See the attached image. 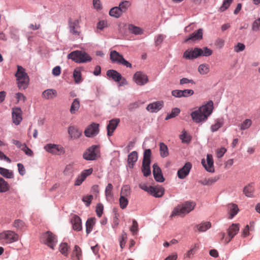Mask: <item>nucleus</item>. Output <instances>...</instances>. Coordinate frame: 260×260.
Instances as JSON below:
<instances>
[{
    "mask_svg": "<svg viewBox=\"0 0 260 260\" xmlns=\"http://www.w3.org/2000/svg\"><path fill=\"white\" fill-rule=\"evenodd\" d=\"M213 106V103L210 101L207 104L192 112L190 116L192 120L196 123L205 121L212 113Z\"/></svg>",
    "mask_w": 260,
    "mask_h": 260,
    "instance_id": "f257e3e1",
    "label": "nucleus"
},
{
    "mask_svg": "<svg viewBox=\"0 0 260 260\" xmlns=\"http://www.w3.org/2000/svg\"><path fill=\"white\" fill-rule=\"evenodd\" d=\"M212 50L204 47L203 49L195 48L193 49H188L183 54V57L187 59H192L200 56H208L212 54Z\"/></svg>",
    "mask_w": 260,
    "mask_h": 260,
    "instance_id": "f03ea898",
    "label": "nucleus"
},
{
    "mask_svg": "<svg viewBox=\"0 0 260 260\" xmlns=\"http://www.w3.org/2000/svg\"><path fill=\"white\" fill-rule=\"evenodd\" d=\"M195 206L196 203L194 202L186 201L176 207L172 211L170 217H172L177 215L183 216L193 210Z\"/></svg>",
    "mask_w": 260,
    "mask_h": 260,
    "instance_id": "7ed1b4c3",
    "label": "nucleus"
},
{
    "mask_svg": "<svg viewBox=\"0 0 260 260\" xmlns=\"http://www.w3.org/2000/svg\"><path fill=\"white\" fill-rule=\"evenodd\" d=\"M15 75L18 88L22 89H26L28 87L29 79L25 69L20 66H17V70Z\"/></svg>",
    "mask_w": 260,
    "mask_h": 260,
    "instance_id": "20e7f679",
    "label": "nucleus"
},
{
    "mask_svg": "<svg viewBox=\"0 0 260 260\" xmlns=\"http://www.w3.org/2000/svg\"><path fill=\"white\" fill-rule=\"evenodd\" d=\"M18 240V234L13 231L6 230L0 233V243L4 245L15 242Z\"/></svg>",
    "mask_w": 260,
    "mask_h": 260,
    "instance_id": "39448f33",
    "label": "nucleus"
},
{
    "mask_svg": "<svg viewBox=\"0 0 260 260\" xmlns=\"http://www.w3.org/2000/svg\"><path fill=\"white\" fill-rule=\"evenodd\" d=\"M69 59H71L77 63L89 62L92 58L85 52L79 50L74 51L68 55Z\"/></svg>",
    "mask_w": 260,
    "mask_h": 260,
    "instance_id": "423d86ee",
    "label": "nucleus"
},
{
    "mask_svg": "<svg viewBox=\"0 0 260 260\" xmlns=\"http://www.w3.org/2000/svg\"><path fill=\"white\" fill-rule=\"evenodd\" d=\"M40 240L42 243L47 245L52 249H54L57 242L56 236L50 231L43 233Z\"/></svg>",
    "mask_w": 260,
    "mask_h": 260,
    "instance_id": "0eeeda50",
    "label": "nucleus"
},
{
    "mask_svg": "<svg viewBox=\"0 0 260 260\" xmlns=\"http://www.w3.org/2000/svg\"><path fill=\"white\" fill-rule=\"evenodd\" d=\"M44 149L54 155H62L64 153V148L60 145L48 144L44 146Z\"/></svg>",
    "mask_w": 260,
    "mask_h": 260,
    "instance_id": "6e6552de",
    "label": "nucleus"
},
{
    "mask_svg": "<svg viewBox=\"0 0 260 260\" xmlns=\"http://www.w3.org/2000/svg\"><path fill=\"white\" fill-rule=\"evenodd\" d=\"M80 22V19L73 20L71 18L69 19L68 24L70 32L76 37L79 36L80 34V31L79 30Z\"/></svg>",
    "mask_w": 260,
    "mask_h": 260,
    "instance_id": "1a4fd4ad",
    "label": "nucleus"
},
{
    "mask_svg": "<svg viewBox=\"0 0 260 260\" xmlns=\"http://www.w3.org/2000/svg\"><path fill=\"white\" fill-rule=\"evenodd\" d=\"M98 154V147L96 145H92L83 154V157L87 160H93L96 159Z\"/></svg>",
    "mask_w": 260,
    "mask_h": 260,
    "instance_id": "9d476101",
    "label": "nucleus"
},
{
    "mask_svg": "<svg viewBox=\"0 0 260 260\" xmlns=\"http://www.w3.org/2000/svg\"><path fill=\"white\" fill-rule=\"evenodd\" d=\"M134 82L140 86H143L148 82V76L141 72H137L133 76Z\"/></svg>",
    "mask_w": 260,
    "mask_h": 260,
    "instance_id": "9b49d317",
    "label": "nucleus"
},
{
    "mask_svg": "<svg viewBox=\"0 0 260 260\" xmlns=\"http://www.w3.org/2000/svg\"><path fill=\"white\" fill-rule=\"evenodd\" d=\"M239 231V224L233 223L228 230V237L225 239V243H228Z\"/></svg>",
    "mask_w": 260,
    "mask_h": 260,
    "instance_id": "f8f14e48",
    "label": "nucleus"
},
{
    "mask_svg": "<svg viewBox=\"0 0 260 260\" xmlns=\"http://www.w3.org/2000/svg\"><path fill=\"white\" fill-rule=\"evenodd\" d=\"M201 162L207 171L211 173L214 172L213 159L211 154H208L207 155V161H206L204 159H202Z\"/></svg>",
    "mask_w": 260,
    "mask_h": 260,
    "instance_id": "ddd939ff",
    "label": "nucleus"
},
{
    "mask_svg": "<svg viewBox=\"0 0 260 260\" xmlns=\"http://www.w3.org/2000/svg\"><path fill=\"white\" fill-rule=\"evenodd\" d=\"M99 125L98 124L93 123L89 125L85 130V135L87 137H92L96 135L99 132Z\"/></svg>",
    "mask_w": 260,
    "mask_h": 260,
    "instance_id": "4468645a",
    "label": "nucleus"
},
{
    "mask_svg": "<svg viewBox=\"0 0 260 260\" xmlns=\"http://www.w3.org/2000/svg\"><path fill=\"white\" fill-rule=\"evenodd\" d=\"M120 122L119 118H114L109 121V123L107 126V135L110 137L113 135V132L117 128Z\"/></svg>",
    "mask_w": 260,
    "mask_h": 260,
    "instance_id": "2eb2a0df",
    "label": "nucleus"
},
{
    "mask_svg": "<svg viewBox=\"0 0 260 260\" xmlns=\"http://www.w3.org/2000/svg\"><path fill=\"white\" fill-rule=\"evenodd\" d=\"M190 162H186L184 166L178 171L177 175L179 178L184 179L188 175L191 168Z\"/></svg>",
    "mask_w": 260,
    "mask_h": 260,
    "instance_id": "dca6fc26",
    "label": "nucleus"
},
{
    "mask_svg": "<svg viewBox=\"0 0 260 260\" xmlns=\"http://www.w3.org/2000/svg\"><path fill=\"white\" fill-rule=\"evenodd\" d=\"M22 111L19 108H14L13 109L12 116L13 123L16 125H18L21 121Z\"/></svg>",
    "mask_w": 260,
    "mask_h": 260,
    "instance_id": "f3484780",
    "label": "nucleus"
},
{
    "mask_svg": "<svg viewBox=\"0 0 260 260\" xmlns=\"http://www.w3.org/2000/svg\"><path fill=\"white\" fill-rule=\"evenodd\" d=\"M153 174L155 180L159 182H162L164 181V178L162 176L160 168L156 164L153 165Z\"/></svg>",
    "mask_w": 260,
    "mask_h": 260,
    "instance_id": "a211bd4d",
    "label": "nucleus"
},
{
    "mask_svg": "<svg viewBox=\"0 0 260 260\" xmlns=\"http://www.w3.org/2000/svg\"><path fill=\"white\" fill-rule=\"evenodd\" d=\"M165 189L161 186H150V193L155 198H160L162 197L164 193Z\"/></svg>",
    "mask_w": 260,
    "mask_h": 260,
    "instance_id": "6ab92c4d",
    "label": "nucleus"
},
{
    "mask_svg": "<svg viewBox=\"0 0 260 260\" xmlns=\"http://www.w3.org/2000/svg\"><path fill=\"white\" fill-rule=\"evenodd\" d=\"M57 96V92L54 89H47L42 93V97L45 100H52Z\"/></svg>",
    "mask_w": 260,
    "mask_h": 260,
    "instance_id": "aec40b11",
    "label": "nucleus"
},
{
    "mask_svg": "<svg viewBox=\"0 0 260 260\" xmlns=\"http://www.w3.org/2000/svg\"><path fill=\"white\" fill-rule=\"evenodd\" d=\"M163 104L162 101H157L149 104L146 109L151 112H157L162 108Z\"/></svg>",
    "mask_w": 260,
    "mask_h": 260,
    "instance_id": "412c9836",
    "label": "nucleus"
},
{
    "mask_svg": "<svg viewBox=\"0 0 260 260\" xmlns=\"http://www.w3.org/2000/svg\"><path fill=\"white\" fill-rule=\"evenodd\" d=\"M71 222L73 230L76 231H80L82 230L81 219L78 216L74 215L71 219Z\"/></svg>",
    "mask_w": 260,
    "mask_h": 260,
    "instance_id": "4be33fe9",
    "label": "nucleus"
},
{
    "mask_svg": "<svg viewBox=\"0 0 260 260\" xmlns=\"http://www.w3.org/2000/svg\"><path fill=\"white\" fill-rule=\"evenodd\" d=\"M239 208L235 204H230L228 205V212L229 214V219H232L238 212Z\"/></svg>",
    "mask_w": 260,
    "mask_h": 260,
    "instance_id": "5701e85b",
    "label": "nucleus"
},
{
    "mask_svg": "<svg viewBox=\"0 0 260 260\" xmlns=\"http://www.w3.org/2000/svg\"><path fill=\"white\" fill-rule=\"evenodd\" d=\"M138 153L136 151L132 152L128 155L127 163L130 168H133L135 162L138 160Z\"/></svg>",
    "mask_w": 260,
    "mask_h": 260,
    "instance_id": "b1692460",
    "label": "nucleus"
},
{
    "mask_svg": "<svg viewBox=\"0 0 260 260\" xmlns=\"http://www.w3.org/2000/svg\"><path fill=\"white\" fill-rule=\"evenodd\" d=\"M203 38V30L199 29L197 32L192 34L188 38L184 40V42H187L189 40L196 41L201 40Z\"/></svg>",
    "mask_w": 260,
    "mask_h": 260,
    "instance_id": "393cba45",
    "label": "nucleus"
},
{
    "mask_svg": "<svg viewBox=\"0 0 260 260\" xmlns=\"http://www.w3.org/2000/svg\"><path fill=\"white\" fill-rule=\"evenodd\" d=\"M107 76L112 78L115 82H120L121 79V75L117 71L114 70H109L107 72Z\"/></svg>",
    "mask_w": 260,
    "mask_h": 260,
    "instance_id": "a878e982",
    "label": "nucleus"
},
{
    "mask_svg": "<svg viewBox=\"0 0 260 260\" xmlns=\"http://www.w3.org/2000/svg\"><path fill=\"white\" fill-rule=\"evenodd\" d=\"M68 133L71 138L73 139L79 138L82 134V131L75 126H70L68 128Z\"/></svg>",
    "mask_w": 260,
    "mask_h": 260,
    "instance_id": "bb28decb",
    "label": "nucleus"
},
{
    "mask_svg": "<svg viewBox=\"0 0 260 260\" xmlns=\"http://www.w3.org/2000/svg\"><path fill=\"white\" fill-rule=\"evenodd\" d=\"M122 55L115 50L111 51L110 54V58L113 62L119 64L122 57Z\"/></svg>",
    "mask_w": 260,
    "mask_h": 260,
    "instance_id": "cd10ccee",
    "label": "nucleus"
},
{
    "mask_svg": "<svg viewBox=\"0 0 260 260\" xmlns=\"http://www.w3.org/2000/svg\"><path fill=\"white\" fill-rule=\"evenodd\" d=\"M254 191V187L253 183H249L243 188V193L247 197H252Z\"/></svg>",
    "mask_w": 260,
    "mask_h": 260,
    "instance_id": "c85d7f7f",
    "label": "nucleus"
},
{
    "mask_svg": "<svg viewBox=\"0 0 260 260\" xmlns=\"http://www.w3.org/2000/svg\"><path fill=\"white\" fill-rule=\"evenodd\" d=\"M81 257L82 252L81 248L78 245H75L72 252V260H81Z\"/></svg>",
    "mask_w": 260,
    "mask_h": 260,
    "instance_id": "c756f323",
    "label": "nucleus"
},
{
    "mask_svg": "<svg viewBox=\"0 0 260 260\" xmlns=\"http://www.w3.org/2000/svg\"><path fill=\"white\" fill-rule=\"evenodd\" d=\"M95 223V218H90L87 219L86 222V232L87 234H89L92 231Z\"/></svg>",
    "mask_w": 260,
    "mask_h": 260,
    "instance_id": "7c9ffc66",
    "label": "nucleus"
},
{
    "mask_svg": "<svg viewBox=\"0 0 260 260\" xmlns=\"http://www.w3.org/2000/svg\"><path fill=\"white\" fill-rule=\"evenodd\" d=\"M12 225L16 228L17 230L23 231L25 229V224L20 219H16L13 222Z\"/></svg>",
    "mask_w": 260,
    "mask_h": 260,
    "instance_id": "2f4dec72",
    "label": "nucleus"
},
{
    "mask_svg": "<svg viewBox=\"0 0 260 260\" xmlns=\"http://www.w3.org/2000/svg\"><path fill=\"white\" fill-rule=\"evenodd\" d=\"M109 14L111 16L118 18L120 17L123 13L118 7H114L110 10Z\"/></svg>",
    "mask_w": 260,
    "mask_h": 260,
    "instance_id": "473e14b6",
    "label": "nucleus"
},
{
    "mask_svg": "<svg viewBox=\"0 0 260 260\" xmlns=\"http://www.w3.org/2000/svg\"><path fill=\"white\" fill-rule=\"evenodd\" d=\"M131 6V3L128 1H123L121 2L118 6L122 13L126 12L128 9Z\"/></svg>",
    "mask_w": 260,
    "mask_h": 260,
    "instance_id": "72a5a7b5",
    "label": "nucleus"
},
{
    "mask_svg": "<svg viewBox=\"0 0 260 260\" xmlns=\"http://www.w3.org/2000/svg\"><path fill=\"white\" fill-rule=\"evenodd\" d=\"M80 108V101L78 99H75L73 100L70 109L71 114H75Z\"/></svg>",
    "mask_w": 260,
    "mask_h": 260,
    "instance_id": "f704fd0d",
    "label": "nucleus"
},
{
    "mask_svg": "<svg viewBox=\"0 0 260 260\" xmlns=\"http://www.w3.org/2000/svg\"><path fill=\"white\" fill-rule=\"evenodd\" d=\"M0 174L6 178H13L14 174L12 171L0 167Z\"/></svg>",
    "mask_w": 260,
    "mask_h": 260,
    "instance_id": "c9c22d12",
    "label": "nucleus"
},
{
    "mask_svg": "<svg viewBox=\"0 0 260 260\" xmlns=\"http://www.w3.org/2000/svg\"><path fill=\"white\" fill-rule=\"evenodd\" d=\"M10 189L9 184L3 178L0 177V193L6 192Z\"/></svg>",
    "mask_w": 260,
    "mask_h": 260,
    "instance_id": "e433bc0d",
    "label": "nucleus"
},
{
    "mask_svg": "<svg viewBox=\"0 0 260 260\" xmlns=\"http://www.w3.org/2000/svg\"><path fill=\"white\" fill-rule=\"evenodd\" d=\"M211 226V223L209 222L202 223L197 225L198 230L200 232H204L210 229Z\"/></svg>",
    "mask_w": 260,
    "mask_h": 260,
    "instance_id": "4c0bfd02",
    "label": "nucleus"
},
{
    "mask_svg": "<svg viewBox=\"0 0 260 260\" xmlns=\"http://www.w3.org/2000/svg\"><path fill=\"white\" fill-rule=\"evenodd\" d=\"M112 189L113 185L111 183H108L105 189V196L108 200H111L113 198Z\"/></svg>",
    "mask_w": 260,
    "mask_h": 260,
    "instance_id": "58836bf2",
    "label": "nucleus"
},
{
    "mask_svg": "<svg viewBox=\"0 0 260 260\" xmlns=\"http://www.w3.org/2000/svg\"><path fill=\"white\" fill-rule=\"evenodd\" d=\"M160 154L162 157H165L169 154L168 149L166 144L164 143H159Z\"/></svg>",
    "mask_w": 260,
    "mask_h": 260,
    "instance_id": "ea45409f",
    "label": "nucleus"
},
{
    "mask_svg": "<svg viewBox=\"0 0 260 260\" xmlns=\"http://www.w3.org/2000/svg\"><path fill=\"white\" fill-rule=\"evenodd\" d=\"M128 29L131 33L135 35H140L143 33V30L140 27L134 26L133 24H129L128 26Z\"/></svg>",
    "mask_w": 260,
    "mask_h": 260,
    "instance_id": "a19ab883",
    "label": "nucleus"
},
{
    "mask_svg": "<svg viewBox=\"0 0 260 260\" xmlns=\"http://www.w3.org/2000/svg\"><path fill=\"white\" fill-rule=\"evenodd\" d=\"M73 77L76 83L82 81L81 72L79 69H75L73 72Z\"/></svg>",
    "mask_w": 260,
    "mask_h": 260,
    "instance_id": "79ce46f5",
    "label": "nucleus"
},
{
    "mask_svg": "<svg viewBox=\"0 0 260 260\" xmlns=\"http://www.w3.org/2000/svg\"><path fill=\"white\" fill-rule=\"evenodd\" d=\"M150 163H144L142 162V171L143 173L144 176L147 177L151 174Z\"/></svg>",
    "mask_w": 260,
    "mask_h": 260,
    "instance_id": "37998d69",
    "label": "nucleus"
},
{
    "mask_svg": "<svg viewBox=\"0 0 260 260\" xmlns=\"http://www.w3.org/2000/svg\"><path fill=\"white\" fill-rule=\"evenodd\" d=\"M180 139L181 140L182 143H188L190 142L191 137L185 130H183L182 132V134L180 135Z\"/></svg>",
    "mask_w": 260,
    "mask_h": 260,
    "instance_id": "c03bdc74",
    "label": "nucleus"
},
{
    "mask_svg": "<svg viewBox=\"0 0 260 260\" xmlns=\"http://www.w3.org/2000/svg\"><path fill=\"white\" fill-rule=\"evenodd\" d=\"M151 155V150L150 149H146L144 152L143 159L142 162L150 163Z\"/></svg>",
    "mask_w": 260,
    "mask_h": 260,
    "instance_id": "a18cd8bd",
    "label": "nucleus"
},
{
    "mask_svg": "<svg viewBox=\"0 0 260 260\" xmlns=\"http://www.w3.org/2000/svg\"><path fill=\"white\" fill-rule=\"evenodd\" d=\"M180 110L178 108H174L172 109L171 112L169 114L167 115V116L165 118V119L168 120L171 118L175 117L180 113Z\"/></svg>",
    "mask_w": 260,
    "mask_h": 260,
    "instance_id": "49530a36",
    "label": "nucleus"
},
{
    "mask_svg": "<svg viewBox=\"0 0 260 260\" xmlns=\"http://www.w3.org/2000/svg\"><path fill=\"white\" fill-rule=\"evenodd\" d=\"M199 72L202 75L207 74L209 72V67L208 64H202L198 68Z\"/></svg>",
    "mask_w": 260,
    "mask_h": 260,
    "instance_id": "de8ad7c7",
    "label": "nucleus"
},
{
    "mask_svg": "<svg viewBox=\"0 0 260 260\" xmlns=\"http://www.w3.org/2000/svg\"><path fill=\"white\" fill-rule=\"evenodd\" d=\"M223 124V121L221 119H217L215 121L214 124H213L211 127V129L212 132L217 131L220 127L222 126Z\"/></svg>",
    "mask_w": 260,
    "mask_h": 260,
    "instance_id": "09e8293b",
    "label": "nucleus"
},
{
    "mask_svg": "<svg viewBox=\"0 0 260 260\" xmlns=\"http://www.w3.org/2000/svg\"><path fill=\"white\" fill-rule=\"evenodd\" d=\"M252 124V121L249 119H245L239 125L241 130H245L248 128Z\"/></svg>",
    "mask_w": 260,
    "mask_h": 260,
    "instance_id": "8fccbe9b",
    "label": "nucleus"
},
{
    "mask_svg": "<svg viewBox=\"0 0 260 260\" xmlns=\"http://www.w3.org/2000/svg\"><path fill=\"white\" fill-rule=\"evenodd\" d=\"M119 201L120 208L122 209L126 208L128 203L127 199L125 197L120 196Z\"/></svg>",
    "mask_w": 260,
    "mask_h": 260,
    "instance_id": "3c124183",
    "label": "nucleus"
},
{
    "mask_svg": "<svg viewBox=\"0 0 260 260\" xmlns=\"http://www.w3.org/2000/svg\"><path fill=\"white\" fill-rule=\"evenodd\" d=\"M126 239L127 235L124 232H123L119 239L120 246L122 249H123L125 246Z\"/></svg>",
    "mask_w": 260,
    "mask_h": 260,
    "instance_id": "603ef678",
    "label": "nucleus"
},
{
    "mask_svg": "<svg viewBox=\"0 0 260 260\" xmlns=\"http://www.w3.org/2000/svg\"><path fill=\"white\" fill-rule=\"evenodd\" d=\"M74 171V167L72 164H69L66 166L64 171L63 174L66 176L70 175Z\"/></svg>",
    "mask_w": 260,
    "mask_h": 260,
    "instance_id": "864d4df0",
    "label": "nucleus"
},
{
    "mask_svg": "<svg viewBox=\"0 0 260 260\" xmlns=\"http://www.w3.org/2000/svg\"><path fill=\"white\" fill-rule=\"evenodd\" d=\"M219 179V177L215 176L214 177H211L209 178L207 180H205L202 184L204 185H210L213 183L216 182Z\"/></svg>",
    "mask_w": 260,
    "mask_h": 260,
    "instance_id": "5fc2aeb1",
    "label": "nucleus"
},
{
    "mask_svg": "<svg viewBox=\"0 0 260 260\" xmlns=\"http://www.w3.org/2000/svg\"><path fill=\"white\" fill-rule=\"evenodd\" d=\"M130 194V189L129 187L126 185L121 188V192H120V196H123L126 197Z\"/></svg>",
    "mask_w": 260,
    "mask_h": 260,
    "instance_id": "6e6d98bb",
    "label": "nucleus"
},
{
    "mask_svg": "<svg viewBox=\"0 0 260 260\" xmlns=\"http://www.w3.org/2000/svg\"><path fill=\"white\" fill-rule=\"evenodd\" d=\"M59 250L60 252L64 255H68V246L66 243H61L60 245Z\"/></svg>",
    "mask_w": 260,
    "mask_h": 260,
    "instance_id": "4d7b16f0",
    "label": "nucleus"
},
{
    "mask_svg": "<svg viewBox=\"0 0 260 260\" xmlns=\"http://www.w3.org/2000/svg\"><path fill=\"white\" fill-rule=\"evenodd\" d=\"M130 231L133 235L136 234L138 231V224L135 219L133 220V224L130 228Z\"/></svg>",
    "mask_w": 260,
    "mask_h": 260,
    "instance_id": "13d9d810",
    "label": "nucleus"
},
{
    "mask_svg": "<svg viewBox=\"0 0 260 260\" xmlns=\"http://www.w3.org/2000/svg\"><path fill=\"white\" fill-rule=\"evenodd\" d=\"M232 2L233 0H224L222 6L220 8V11L223 12L226 10L230 7Z\"/></svg>",
    "mask_w": 260,
    "mask_h": 260,
    "instance_id": "bf43d9fd",
    "label": "nucleus"
},
{
    "mask_svg": "<svg viewBox=\"0 0 260 260\" xmlns=\"http://www.w3.org/2000/svg\"><path fill=\"white\" fill-rule=\"evenodd\" d=\"M21 150L27 155L30 156L33 155L32 151L26 146L25 144H23Z\"/></svg>",
    "mask_w": 260,
    "mask_h": 260,
    "instance_id": "052dcab7",
    "label": "nucleus"
},
{
    "mask_svg": "<svg viewBox=\"0 0 260 260\" xmlns=\"http://www.w3.org/2000/svg\"><path fill=\"white\" fill-rule=\"evenodd\" d=\"M260 27V18H258L257 19L255 20L252 26V29L254 31H257L259 29Z\"/></svg>",
    "mask_w": 260,
    "mask_h": 260,
    "instance_id": "680f3d73",
    "label": "nucleus"
},
{
    "mask_svg": "<svg viewBox=\"0 0 260 260\" xmlns=\"http://www.w3.org/2000/svg\"><path fill=\"white\" fill-rule=\"evenodd\" d=\"M92 3L94 8L97 11H100L102 9V5L100 0H93Z\"/></svg>",
    "mask_w": 260,
    "mask_h": 260,
    "instance_id": "e2e57ef3",
    "label": "nucleus"
},
{
    "mask_svg": "<svg viewBox=\"0 0 260 260\" xmlns=\"http://www.w3.org/2000/svg\"><path fill=\"white\" fill-rule=\"evenodd\" d=\"M194 93V91L192 89H184L182 90V97H188Z\"/></svg>",
    "mask_w": 260,
    "mask_h": 260,
    "instance_id": "0e129e2a",
    "label": "nucleus"
},
{
    "mask_svg": "<svg viewBox=\"0 0 260 260\" xmlns=\"http://www.w3.org/2000/svg\"><path fill=\"white\" fill-rule=\"evenodd\" d=\"M103 206L102 204L99 203L96 207V213L98 216L101 217L103 212Z\"/></svg>",
    "mask_w": 260,
    "mask_h": 260,
    "instance_id": "69168bd1",
    "label": "nucleus"
},
{
    "mask_svg": "<svg viewBox=\"0 0 260 260\" xmlns=\"http://www.w3.org/2000/svg\"><path fill=\"white\" fill-rule=\"evenodd\" d=\"M93 172L92 168H90L87 170H83L81 173V175L86 179V177L92 174Z\"/></svg>",
    "mask_w": 260,
    "mask_h": 260,
    "instance_id": "338daca9",
    "label": "nucleus"
},
{
    "mask_svg": "<svg viewBox=\"0 0 260 260\" xmlns=\"http://www.w3.org/2000/svg\"><path fill=\"white\" fill-rule=\"evenodd\" d=\"M85 180V179L80 174L76 179L74 184L76 186H79Z\"/></svg>",
    "mask_w": 260,
    "mask_h": 260,
    "instance_id": "774afa93",
    "label": "nucleus"
}]
</instances>
